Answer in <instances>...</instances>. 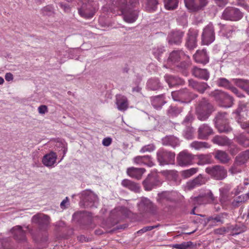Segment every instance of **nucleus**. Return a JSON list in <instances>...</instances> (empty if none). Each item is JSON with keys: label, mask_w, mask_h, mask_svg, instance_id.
Listing matches in <instances>:
<instances>
[{"label": "nucleus", "mask_w": 249, "mask_h": 249, "mask_svg": "<svg viewBox=\"0 0 249 249\" xmlns=\"http://www.w3.org/2000/svg\"><path fill=\"white\" fill-rule=\"evenodd\" d=\"M181 60L182 61L179 64H178L177 66L183 69L184 74L187 75L186 70L190 65V60L188 56L185 55L184 53L181 51H174L170 54L168 58V62L173 63H178Z\"/></svg>", "instance_id": "7ed1b4c3"}, {"label": "nucleus", "mask_w": 249, "mask_h": 249, "mask_svg": "<svg viewBox=\"0 0 249 249\" xmlns=\"http://www.w3.org/2000/svg\"><path fill=\"white\" fill-rule=\"evenodd\" d=\"M165 103L163 95H160L152 98L151 104L155 108L161 107Z\"/></svg>", "instance_id": "c9c22d12"}, {"label": "nucleus", "mask_w": 249, "mask_h": 249, "mask_svg": "<svg viewBox=\"0 0 249 249\" xmlns=\"http://www.w3.org/2000/svg\"><path fill=\"white\" fill-rule=\"evenodd\" d=\"M249 159V152L245 151L239 154L235 159V164L241 165L245 163Z\"/></svg>", "instance_id": "4c0bfd02"}, {"label": "nucleus", "mask_w": 249, "mask_h": 249, "mask_svg": "<svg viewBox=\"0 0 249 249\" xmlns=\"http://www.w3.org/2000/svg\"><path fill=\"white\" fill-rule=\"evenodd\" d=\"M230 151L232 155H235L238 152V148L234 145H231L230 146Z\"/></svg>", "instance_id": "0e129e2a"}, {"label": "nucleus", "mask_w": 249, "mask_h": 249, "mask_svg": "<svg viewBox=\"0 0 249 249\" xmlns=\"http://www.w3.org/2000/svg\"><path fill=\"white\" fill-rule=\"evenodd\" d=\"M184 136L186 139H192L194 138L193 128L190 126H187L184 131Z\"/></svg>", "instance_id": "09e8293b"}, {"label": "nucleus", "mask_w": 249, "mask_h": 249, "mask_svg": "<svg viewBox=\"0 0 249 249\" xmlns=\"http://www.w3.org/2000/svg\"><path fill=\"white\" fill-rule=\"evenodd\" d=\"M212 142L220 146L228 145L231 143L230 140L225 136L216 135L212 139Z\"/></svg>", "instance_id": "2f4dec72"}, {"label": "nucleus", "mask_w": 249, "mask_h": 249, "mask_svg": "<svg viewBox=\"0 0 249 249\" xmlns=\"http://www.w3.org/2000/svg\"><path fill=\"white\" fill-rule=\"evenodd\" d=\"M184 33L180 31L172 32L168 36V42L170 44L178 45L181 43Z\"/></svg>", "instance_id": "6ab92c4d"}, {"label": "nucleus", "mask_w": 249, "mask_h": 249, "mask_svg": "<svg viewBox=\"0 0 249 249\" xmlns=\"http://www.w3.org/2000/svg\"><path fill=\"white\" fill-rule=\"evenodd\" d=\"M192 120V116L191 115H188L186 116L183 123L185 124H189Z\"/></svg>", "instance_id": "69168bd1"}, {"label": "nucleus", "mask_w": 249, "mask_h": 249, "mask_svg": "<svg viewBox=\"0 0 249 249\" xmlns=\"http://www.w3.org/2000/svg\"><path fill=\"white\" fill-rule=\"evenodd\" d=\"M144 7L147 11L153 12L157 9L159 4L158 0H143Z\"/></svg>", "instance_id": "f704fd0d"}, {"label": "nucleus", "mask_w": 249, "mask_h": 249, "mask_svg": "<svg viewBox=\"0 0 249 249\" xmlns=\"http://www.w3.org/2000/svg\"><path fill=\"white\" fill-rule=\"evenodd\" d=\"M194 180L195 183L196 184L197 186H200L205 183V179L201 175H199L195 178Z\"/></svg>", "instance_id": "5fc2aeb1"}, {"label": "nucleus", "mask_w": 249, "mask_h": 249, "mask_svg": "<svg viewBox=\"0 0 249 249\" xmlns=\"http://www.w3.org/2000/svg\"><path fill=\"white\" fill-rule=\"evenodd\" d=\"M112 142V139L110 138H104L102 141V144L105 146H108L110 145Z\"/></svg>", "instance_id": "e2e57ef3"}, {"label": "nucleus", "mask_w": 249, "mask_h": 249, "mask_svg": "<svg viewBox=\"0 0 249 249\" xmlns=\"http://www.w3.org/2000/svg\"><path fill=\"white\" fill-rule=\"evenodd\" d=\"M159 226L158 225H156V226H146V227H145L144 228H143L142 229L140 230L139 231H137V233L138 234H142V233H143L147 231H151L153 229L158 227Z\"/></svg>", "instance_id": "6e6d98bb"}, {"label": "nucleus", "mask_w": 249, "mask_h": 249, "mask_svg": "<svg viewBox=\"0 0 249 249\" xmlns=\"http://www.w3.org/2000/svg\"><path fill=\"white\" fill-rule=\"evenodd\" d=\"M198 171L197 168H191L189 169L184 170L182 172V175L185 178H189L196 174Z\"/></svg>", "instance_id": "3c124183"}, {"label": "nucleus", "mask_w": 249, "mask_h": 249, "mask_svg": "<svg viewBox=\"0 0 249 249\" xmlns=\"http://www.w3.org/2000/svg\"><path fill=\"white\" fill-rule=\"evenodd\" d=\"M186 186L189 190H192L195 187H198L196 184L195 183L194 179L188 182Z\"/></svg>", "instance_id": "680f3d73"}, {"label": "nucleus", "mask_w": 249, "mask_h": 249, "mask_svg": "<svg viewBox=\"0 0 249 249\" xmlns=\"http://www.w3.org/2000/svg\"><path fill=\"white\" fill-rule=\"evenodd\" d=\"M194 59L197 63L206 64L209 61V57L205 50H198L193 56Z\"/></svg>", "instance_id": "b1692460"}, {"label": "nucleus", "mask_w": 249, "mask_h": 249, "mask_svg": "<svg viewBox=\"0 0 249 249\" xmlns=\"http://www.w3.org/2000/svg\"><path fill=\"white\" fill-rule=\"evenodd\" d=\"M78 4L81 5L78 8L79 14L85 18H91L98 9L93 0H79Z\"/></svg>", "instance_id": "f03ea898"}, {"label": "nucleus", "mask_w": 249, "mask_h": 249, "mask_svg": "<svg viewBox=\"0 0 249 249\" xmlns=\"http://www.w3.org/2000/svg\"><path fill=\"white\" fill-rule=\"evenodd\" d=\"M38 111L40 114H45L48 112V107L46 105H41L38 107Z\"/></svg>", "instance_id": "052dcab7"}, {"label": "nucleus", "mask_w": 249, "mask_h": 249, "mask_svg": "<svg viewBox=\"0 0 249 249\" xmlns=\"http://www.w3.org/2000/svg\"><path fill=\"white\" fill-rule=\"evenodd\" d=\"M172 193L169 192H163L158 195V201L163 204L166 201H172Z\"/></svg>", "instance_id": "ea45409f"}, {"label": "nucleus", "mask_w": 249, "mask_h": 249, "mask_svg": "<svg viewBox=\"0 0 249 249\" xmlns=\"http://www.w3.org/2000/svg\"><path fill=\"white\" fill-rule=\"evenodd\" d=\"M217 84L219 87H222L227 89H229L231 85L230 82L225 78L218 79Z\"/></svg>", "instance_id": "de8ad7c7"}, {"label": "nucleus", "mask_w": 249, "mask_h": 249, "mask_svg": "<svg viewBox=\"0 0 249 249\" xmlns=\"http://www.w3.org/2000/svg\"><path fill=\"white\" fill-rule=\"evenodd\" d=\"M164 6L167 10H174L178 7V0H164Z\"/></svg>", "instance_id": "c03bdc74"}, {"label": "nucleus", "mask_w": 249, "mask_h": 249, "mask_svg": "<svg viewBox=\"0 0 249 249\" xmlns=\"http://www.w3.org/2000/svg\"><path fill=\"white\" fill-rule=\"evenodd\" d=\"M5 78L7 81H12L13 80V75L10 72L6 73L5 75Z\"/></svg>", "instance_id": "338daca9"}, {"label": "nucleus", "mask_w": 249, "mask_h": 249, "mask_svg": "<svg viewBox=\"0 0 249 249\" xmlns=\"http://www.w3.org/2000/svg\"><path fill=\"white\" fill-rule=\"evenodd\" d=\"M189 85L200 93H203L210 87L205 82H198L194 80H189Z\"/></svg>", "instance_id": "aec40b11"}, {"label": "nucleus", "mask_w": 249, "mask_h": 249, "mask_svg": "<svg viewBox=\"0 0 249 249\" xmlns=\"http://www.w3.org/2000/svg\"><path fill=\"white\" fill-rule=\"evenodd\" d=\"M214 157L215 159L223 163H227L229 160L228 154L225 152L221 150L217 151Z\"/></svg>", "instance_id": "a19ab883"}, {"label": "nucleus", "mask_w": 249, "mask_h": 249, "mask_svg": "<svg viewBox=\"0 0 249 249\" xmlns=\"http://www.w3.org/2000/svg\"><path fill=\"white\" fill-rule=\"evenodd\" d=\"M194 155L187 151L180 152L177 156V162L180 166H184L193 164Z\"/></svg>", "instance_id": "ddd939ff"}, {"label": "nucleus", "mask_w": 249, "mask_h": 249, "mask_svg": "<svg viewBox=\"0 0 249 249\" xmlns=\"http://www.w3.org/2000/svg\"><path fill=\"white\" fill-rule=\"evenodd\" d=\"M216 124L228 121L227 114L225 112H219L215 118Z\"/></svg>", "instance_id": "a18cd8bd"}, {"label": "nucleus", "mask_w": 249, "mask_h": 249, "mask_svg": "<svg viewBox=\"0 0 249 249\" xmlns=\"http://www.w3.org/2000/svg\"><path fill=\"white\" fill-rule=\"evenodd\" d=\"M57 157L55 153L51 152L43 156L42 162L46 166L52 167L56 162Z\"/></svg>", "instance_id": "412c9836"}, {"label": "nucleus", "mask_w": 249, "mask_h": 249, "mask_svg": "<svg viewBox=\"0 0 249 249\" xmlns=\"http://www.w3.org/2000/svg\"><path fill=\"white\" fill-rule=\"evenodd\" d=\"M237 142L240 144L246 146H249V139L245 137L243 135H240L237 137Z\"/></svg>", "instance_id": "8fccbe9b"}, {"label": "nucleus", "mask_w": 249, "mask_h": 249, "mask_svg": "<svg viewBox=\"0 0 249 249\" xmlns=\"http://www.w3.org/2000/svg\"><path fill=\"white\" fill-rule=\"evenodd\" d=\"M162 144L165 146H170L173 148L179 145L180 142L177 137L173 136H167L162 139Z\"/></svg>", "instance_id": "393cba45"}, {"label": "nucleus", "mask_w": 249, "mask_h": 249, "mask_svg": "<svg viewBox=\"0 0 249 249\" xmlns=\"http://www.w3.org/2000/svg\"><path fill=\"white\" fill-rule=\"evenodd\" d=\"M232 81L238 87L249 94V80L242 79H233Z\"/></svg>", "instance_id": "72a5a7b5"}, {"label": "nucleus", "mask_w": 249, "mask_h": 249, "mask_svg": "<svg viewBox=\"0 0 249 249\" xmlns=\"http://www.w3.org/2000/svg\"><path fill=\"white\" fill-rule=\"evenodd\" d=\"M243 17L242 13L237 8H226L223 14L222 17L226 20L237 21Z\"/></svg>", "instance_id": "9b49d317"}, {"label": "nucleus", "mask_w": 249, "mask_h": 249, "mask_svg": "<svg viewBox=\"0 0 249 249\" xmlns=\"http://www.w3.org/2000/svg\"><path fill=\"white\" fill-rule=\"evenodd\" d=\"M156 149V146L154 144H149L143 146L140 150L141 153H144L146 152H151L154 151Z\"/></svg>", "instance_id": "603ef678"}, {"label": "nucleus", "mask_w": 249, "mask_h": 249, "mask_svg": "<svg viewBox=\"0 0 249 249\" xmlns=\"http://www.w3.org/2000/svg\"><path fill=\"white\" fill-rule=\"evenodd\" d=\"M226 230L225 228L217 229L215 230V232L217 234H223L226 232Z\"/></svg>", "instance_id": "774afa93"}, {"label": "nucleus", "mask_w": 249, "mask_h": 249, "mask_svg": "<svg viewBox=\"0 0 249 249\" xmlns=\"http://www.w3.org/2000/svg\"><path fill=\"white\" fill-rule=\"evenodd\" d=\"M192 73L196 77L202 79L206 81L208 80L209 78V72L206 69H202L195 67L193 69Z\"/></svg>", "instance_id": "bb28decb"}, {"label": "nucleus", "mask_w": 249, "mask_h": 249, "mask_svg": "<svg viewBox=\"0 0 249 249\" xmlns=\"http://www.w3.org/2000/svg\"><path fill=\"white\" fill-rule=\"evenodd\" d=\"M198 159V165L209 164L212 161V157L210 155L200 154L196 156Z\"/></svg>", "instance_id": "58836bf2"}, {"label": "nucleus", "mask_w": 249, "mask_h": 249, "mask_svg": "<svg viewBox=\"0 0 249 249\" xmlns=\"http://www.w3.org/2000/svg\"><path fill=\"white\" fill-rule=\"evenodd\" d=\"M165 80L169 87H172L176 85L184 84V81L179 77L171 75L166 74L164 76Z\"/></svg>", "instance_id": "cd10ccee"}, {"label": "nucleus", "mask_w": 249, "mask_h": 249, "mask_svg": "<svg viewBox=\"0 0 249 249\" xmlns=\"http://www.w3.org/2000/svg\"><path fill=\"white\" fill-rule=\"evenodd\" d=\"M215 39L213 27L209 24L203 30L202 35V42L204 45H209L212 43Z\"/></svg>", "instance_id": "f8f14e48"}, {"label": "nucleus", "mask_w": 249, "mask_h": 249, "mask_svg": "<svg viewBox=\"0 0 249 249\" xmlns=\"http://www.w3.org/2000/svg\"><path fill=\"white\" fill-rule=\"evenodd\" d=\"M139 212L141 213H153L156 208L153 203L146 197H141L140 202L138 204Z\"/></svg>", "instance_id": "9d476101"}, {"label": "nucleus", "mask_w": 249, "mask_h": 249, "mask_svg": "<svg viewBox=\"0 0 249 249\" xmlns=\"http://www.w3.org/2000/svg\"><path fill=\"white\" fill-rule=\"evenodd\" d=\"M215 200V198L210 190L202 192L198 196L194 198V203L198 205L214 203Z\"/></svg>", "instance_id": "1a4fd4ad"}, {"label": "nucleus", "mask_w": 249, "mask_h": 249, "mask_svg": "<svg viewBox=\"0 0 249 249\" xmlns=\"http://www.w3.org/2000/svg\"><path fill=\"white\" fill-rule=\"evenodd\" d=\"M147 158H146V159ZM145 159V158H144L143 156H138L136 157H135L133 159V161L135 164H138V165H144V160Z\"/></svg>", "instance_id": "864d4df0"}, {"label": "nucleus", "mask_w": 249, "mask_h": 249, "mask_svg": "<svg viewBox=\"0 0 249 249\" xmlns=\"http://www.w3.org/2000/svg\"><path fill=\"white\" fill-rule=\"evenodd\" d=\"M205 171L213 178L216 180H222L227 176V170L223 166L220 165L207 167Z\"/></svg>", "instance_id": "0eeeda50"}, {"label": "nucleus", "mask_w": 249, "mask_h": 249, "mask_svg": "<svg viewBox=\"0 0 249 249\" xmlns=\"http://www.w3.org/2000/svg\"><path fill=\"white\" fill-rule=\"evenodd\" d=\"M218 131L220 133H228L231 130V128L229 125L228 121L225 123H222L219 124H216Z\"/></svg>", "instance_id": "37998d69"}, {"label": "nucleus", "mask_w": 249, "mask_h": 249, "mask_svg": "<svg viewBox=\"0 0 249 249\" xmlns=\"http://www.w3.org/2000/svg\"><path fill=\"white\" fill-rule=\"evenodd\" d=\"M15 239L23 241L26 240L25 232L20 226H17L12 229Z\"/></svg>", "instance_id": "a878e982"}, {"label": "nucleus", "mask_w": 249, "mask_h": 249, "mask_svg": "<svg viewBox=\"0 0 249 249\" xmlns=\"http://www.w3.org/2000/svg\"><path fill=\"white\" fill-rule=\"evenodd\" d=\"M192 244L193 243L191 241L184 242L181 244H174L172 247L176 249H188Z\"/></svg>", "instance_id": "49530a36"}, {"label": "nucleus", "mask_w": 249, "mask_h": 249, "mask_svg": "<svg viewBox=\"0 0 249 249\" xmlns=\"http://www.w3.org/2000/svg\"><path fill=\"white\" fill-rule=\"evenodd\" d=\"M144 158H147L144 160V165H146L149 167H152L154 165V163L152 160L150 156L148 155L144 156Z\"/></svg>", "instance_id": "4d7b16f0"}, {"label": "nucleus", "mask_w": 249, "mask_h": 249, "mask_svg": "<svg viewBox=\"0 0 249 249\" xmlns=\"http://www.w3.org/2000/svg\"><path fill=\"white\" fill-rule=\"evenodd\" d=\"M171 95L174 101L182 103H189L196 97L195 94L189 92L187 89L173 91Z\"/></svg>", "instance_id": "423d86ee"}, {"label": "nucleus", "mask_w": 249, "mask_h": 249, "mask_svg": "<svg viewBox=\"0 0 249 249\" xmlns=\"http://www.w3.org/2000/svg\"><path fill=\"white\" fill-rule=\"evenodd\" d=\"M231 90L233 93H234L238 97H244V95L240 93L238 90L234 87L232 86V85L230 86L228 89Z\"/></svg>", "instance_id": "bf43d9fd"}, {"label": "nucleus", "mask_w": 249, "mask_h": 249, "mask_svg": "<svg viewBox=\"0 0 249 249\" xmlns=\"http://www.w3.org/2000/svg\"><path fill=\"white\" fill-rule=\"evenodd\" d=\"M213 111V106L205 98L198 102L196 108L197 118L200 121L207 120Z\"/></svg>", "instance_id": "f257e3e1"}, {"label": "nucleus", "mask_w": 249, "mask_h": 249, "mask_svg": "<svg viewBox=\"0 0 249 249\" xmlns=\"http://www.w3.org/2000/svg\"><path fill=\"white\" fill-rule=\"evenodd\" d=\"M160 181L156 174H149L143 181L142 184L145 190L150 191L155 187L159 185Z\"/></svg>", "instance_id": "2eb2a0df"}, {"label": "nucleus", "mask_w": 249, "mask_h": 249, "mask_svg": "<svg viewBox=\"0 0 249 249\" xmlns=\"http://www.w3.org/2000/svg\"><path fill=\"white\" fill-rule=\"evenodd\" d=\"M211 95L218 102L219 105L221 107H230L233 104V98L225 92L216 90L212 92Z\"/></svg>", "instance_id": "39448f33"}, {"label": "nucleus", "mask_w": 249, "mask_h": 249, "mask_svg": "<svg viewBox=\"0 0 249 249\" xmlns=\"http://www.w3.org/2000/svg\"><path fill=\"white\" fill-rule=\"evenodd\" d=\"M145 171V169L144 168L132 167L127 169V174L129 177L132 178L140 179L142 178Z\"/></svg>", "instance_id": "5701e85b"}, {"label": "nucleus", "mask_w": 249, "mask_h": 249, "mask_svg": "<svg viewBox=\"0 0 249 249\" xmlns=\"http://www.w3.org/2000/svg\"><path fill=\"white\" fill-rule=\"evenodd\" d=\"M157 159L160 165L174 163L176 154L175 152L160 148L157 152Z\"/></svg>", "instance_id": "20e7f679"}, {"label": "nucleus", "mask_w": 249, "mask_h": 249, "mask_svg": "<svg viewBox=\"0 0 249 249\" xmlns=\"http://www.w3.org/2000/svg\"><path fill=\"white\" fill-rule=\"evenodd\" d=\"M50 218L48 216L43 214H37L32 218V221L40 225H47L49 223Z\"/></svg>", "instance_id": "7c9ffc66"}, {"label": "nucleus", "mask_w": 249, "mask_h": 249, "mask_svg": "<svg viewBox=\"0 0 249 249\" xmlns=\"http://www.w3.org/2000/svg\"><path fill=\"white\" fill-rule=\"evenodd\" d=\"M192 148L196 150H200L203 148H209L210 145L205 142L194 141L190 145Z\"/></svg>", "instance_id": "e433bc0d"}, {"label": "nucleus", "mask_w": 249, "mask_h": 249, "mask_svg": "<svg viewBox=\"0 0 249 249\" xmlns=\"http://www.w3.org/2000/svg\"><path fill=\"white\" fill-rule=\"evenodd\" d=\"M84 205L86 207H92L98 200V197L93 192L86 190L82 194Z\"/></svg>", "instance_id": "dca6fc26"}, {"label": "nucleus", "mask_w": 249, "mask_h": 249, "mask_svg": "<svg viewBox=\"0 0 249 249\" xmlns=\"http://www.w3.org/2000/svg\"><path fill=\"white\" fill-rule=\"evenodd\" d=\"M42 13L44 15H50L53 13V8L51 6H47L42 9Z\"/></svg>", "instance_id": "13d9d810"}, {"label": "nucleus", "mask_w": 249, "mask_h": 249, "mask_svg": "<svg viewBox=\"0 0 249 249\" xmlns=\"http://www.w3.org/2000/svg\"><path fill=\"white\" fill-rule=\"evenodd\" d=\"M198 34L196 31L189 30L187 34L186 46L189 49H193L196 47V38Z\"/></svg>", "instance_id": "a211bd4d"}, {"label": "nucleus", "mask_w": 249, "mask_h": 249, "mask_svg": "<svg viewBox=\"0 0 249 249\" xmlns=\"http://www.w3.org/2000/svg\"><path fill=\"white\" fill-rule=\"evenodd\" d=\"M116 104L118 110L124 111L127 109L128 101L125 96L121 94L117 95L116 96Z\"/></svg>", "instance_id": "4be33fe9"}, {"label": "nucleus", "mask_w": 249, "mask_h": 249, "mask_svg": "<svg viewBox=\"0 0 249 249\" xmlns=\"http://www.w3.org/2000/svg\"><path fill=\"white\" fill-rule=\"evenodd\" d=\"M213 134V129L207 124H201L198 128L197 137L200 140H208L209 136Z\"/></svg>", "instance_id": "4468645a"}, {"label": "nucleus", "mask_w": 249, "mask_h": 249, "mask_svg": "<svg viewBox=\"0 0 249 249\" xmlns=\"http://www.w3.org/2000/svg\"><path fill=\"white\" fill-rule=\"evenodd\" d=\"M246 108L245 104H239L238 108L236 109L235 112L233 113L235 116V119L237 120V122L240 124L241 127L243 129H246L249 127V122H242L239 121L240 115L241 111Z\"/></svg>", "instance_id": "c756f323"}, {"label": "nucleus", "mask_w": 249, "mask_h": 249, "mask_svg": "<svg viewBox=\"0 0 249 249\" xmlns=\"http://www.w3.org/2000/svg\"><path fill=\"white\" fill-rule=\"evenodd\" d=\"M147 86L150 89L156 90L160 88V84L158 79L152 78L148 81Z\"/></svg>", "instance_id": "79ce46f5"}, {"label": "nucleus", "mask_w": 249, "mask_h": 249, "mask_svg": "<svg viewBox=\"0 0 249 249\" xmlns=\"http://www.w3.org/2000/svg\"><path fill=\"white\" fill-rule=\"evenodd\" d=\"M125 2V0L123 2L124 5L119 6L121 14L123 15L125 21L128 23H133L137 19L138 12L131 8H127L128 6L126 4H124Z\"/></svg>", "instance_id": "6e6552de"}, {"label": "nucleus", "mask_w": 249, "mask_h": 249, "mask_svg": "<svg viewBox=\"0 0 249 249\" xmlns=\"http://www.w3.org/2000/svg\"><path fill=\"white\" fill-rule=\"evenodd\" d=\"M186 7L192 11L198 10L206 5V0H184Z\"/></svg>", "instance_id": "f3484780"}, {"label": "nucleus", "mask_w": 249, "mask_h": 249, "mask_svg": "<svg viewBox=\"0 0 249 249\" xmlns=\"http://www.w3.org/2000/svg\"><path fill=\"white\" fill-rule=\"evenodd\" d=\"M121 209H116L112 211H111L110 213V216L109 219L107 220V221H110L111 219H114L113 221L110 223L108 226H107V228H111L113 226H114L115 224L118 223L121 218L119 217L120 214L122 213V212H121Z\"/></svg>", "instance_id": "473e14b6"}, {"label": "nucleus", "mask_w": 249, "mask_h": 249, "mask_svg": "<svg viewBox=\"0 0 249 249\" xmlns=\"http://www.w3.org/2000/svg\"><path fill=\"white\" fill-rule=\"evenodd\" d=\"M121 185L123 187L136 193L139 192L140 190V187L138 184L128 179L123 180Z\"/></svg>", "instance_id": "c85d7f7f"}]
</instances>
